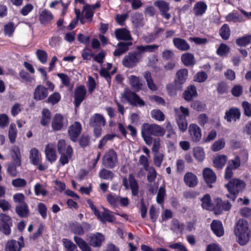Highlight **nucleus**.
<instances>
[{
    "mask_svg": "<svg viewBox=\"0 0 251 251\" xmlns=\"http://www.w3.org/2000/svg\"><path fill=\"white\" fill-rule=\"evenodd\" d=\"M52 19V14L47 10L45 9L40 13L39 20L42 24H47L50 22Z\"/></svg>",
    "mask_w": 251,
    "mask_h": 251,
    "instance_id": "obj_30",
    "label": "nucleus"
},
{
    "mask_svg": "<svg viewBox=\"0 0 251 251\" xmlns=\"http://www.w3.org/2000/svg\"><path fill=\"white\" fill-rule=\"evenodd\" d=\"M18 166L15 163H9L7 165V171L8 173L10 174V175L15 176L17 174V171L16 169V167Z\"/></svg>",
    "mask_w": 251,
    "mask_h": 251,
    "instance_id": "obj_63",
    "label": "nucleus"
},
{
    "mask_svg": "<svg viewBox=\"0 0 251 251\" xmlns=\"http://www.w3.org/2000/svg\"><path fill=\"white\" fill-rule=\"evenodd\" d=\"M66 120L62 115L56 114L54 116L52 121V127L53 130L58 131L61 130L65 124Z\"/></svg>",
    "mask_w": 251,
    "mask_h": 251,
    "instance_id": "obj_16",
    "label": "nucleus"
},
{
    "mask_svg": "<svg viewBox=\"0 0 251 251\" xmlns=\"http://www.w3.org/2000/svg\"><path fill=\"white\" fill-rule=\"evenodd\" d=\"M241 113L239 110L236 108H231L228 111H226L225 119L227 122H230L232 120L235 121L239 119Z\"/></svg>",
    "mask_w": 251,
    "mask_h": 251,
    "instance_id": "obj_22",
    "label": "nucleus"
},
{
    "mask_svg": "<svg viewBox=\"0 0 251 251\" xmlns=\"http://www.w3.org/2000/svg\"><path fill=\"white\" fill-rule=\"evenodd\" d=\"M118 162L116 152L113 149L109 150L102 159V164L108 168H114Z\"/></svg>",
    "mask_w": 251,
    "mask_h": 251,
    "instance_id": "obj_6",
    "label": "nucleus"
},
{
    "mask_svg": "<svg viewBox=\"0 0 251 251\" xmlns=\"http://www.w3.org/2000/svg\"><path fill=\"white\" fill-rule=\"evenodd\" d=\"M73 149L70 146L67 147L66 153H61V157L59 159L60 162L64 165L68 163L69 160L71 159L72 156Z\"/></svg>",
    "mask_w": 251,
    "mask_h": 251,
    "instance_id": "obj_35",
    "label": "nucleus"
},
{
    "mask_svg": "<svg viewBox=\"0 0 251 251\" xmlns=\"http://www.w3.org/2000/svg\"><path fill=\"white\" fill-rule=\"evenodd\" d=\"M99 176L103 179H112L114 176V174L112 171L103 168L99 172Z\"/></svg>",
    "mask_w": 251,
    "mask_h": 251,
    "instance_id": "obj_45",
    "label": "nucleus"
},
{
    "mask_svg": "<svg viewBox=\"0 0 251 251\" xmlns=\"http://www.w3.org/2000/svg\"><path fill=\"white\" fill-rule=\"evenodd\" d=\"M225 146V142L223 139H221L214 142L211 149L214 151H217L222 149Z\"/></svg>",
    "mask_w": 251,
    "mask_h": 251,
    "instance_id": "obj_56",
    "label": "nucleus"
},
{
    "mask_svg": "<svg viewBox=\"0 0 251 251\" xmlns=\"http://www.w3.org/2000/svg\"><path fill=\"white\" fill-rule=\"evenodd\" d=\"M141 59L139 53H137V51L130 52L124 57L122 63L126 67L133 68L136 66Z\"/></svg>",
    "mask_w": 251,
    "mask_h": 251,
    "instance_id": "obj_5",
    "label": "nucleus"
},
{
    "mask_svg": "<svg viewBox=\"0 0 251 251\" xmlns=\"http://www.w3.org/2000/svg\"><path fill=\"white\" fill-rule=\"evenodd\" d=\"M181 59L184 65L186 66H192L195 63L193 54L189 52L183 54Z\"/></svg>",
    "mask_w": 251,
    "mask_h": 251,
    "instance_id": "obj_34",
    "label": "nucleus"
},
{
    "mask_svg": "<svg viewBox=\"0 0 251 251\" xmlns=\"http://www.w3.org/2000/svg\"><path fill=\"white\" fill-rule=\"evenodd\" d=\"M106 200L108 203L113 207L117 206L119 202V196L115 197L111 194L107 195Z\"/></svg>",
    "mask_w": 251,
    "mask_h": 251,
    "instance_id": "obj_61",
    "label": "nucleus"
},
{
    "mask_svg": "<svg viewBox=\"0 0 251 251\" xmlns=\"http://www.w3.org/2000/svg\"><path fill=\"white\" fill-rule=\"evenodd\" d=\"M104 240L103 236L100 233L93 234L90 236L89 242L90 245L94 247H100L101 242Z\"/></svg>",
    "mask_w": 251,
    "mask_h": 251,
    "instance_id": "obj_25",
    "label": "nucleus"
},
{
    "mask_svg": "<svg viewBox=\"0 0 251 251\" xmlns=\"http://www.w3.org/2000/svg\"><path fill=\"white\" fill-rule=\"evenodd\" d=\"M29 158L33 164L35 165L38 164L40 160V156L39 151L36 148H32L30 151Z\"/></svg>",
    "mask_w": 251,
    "mask_h": 251,
    "instance_id": "obj_38",
    "label": "nucleus"
},
{
    "mask_svg": "<svg viewBox=\"0 0 251 251\" xmlns=\"http://www.w3.org/2000/svg\"><path fill=\"white\" fill-rule=\"evenodd\" d=\"M172 223L171 230L176 233H181L184 228V225L180 224L176 219H173Z\"/></svg>",
    "mask_w": 251,
    "mask_h": 251,
    "instance_id": "obj_49",
    "label": "nucleus"
},
{
    "mask_svg": "<svg viewBox=\"0 0 251 251\" xmlns=\"http://www.w3.org/2000/svg\"><path fill=\"white\" fill-rule=\"evenodd\" d=\"M210 226L211 229L217 236L221 237L224 235V230L221 221L213 220Z\"/></svg>",
    "mask_w": 251,
    "mask_h": 251,
    "instance_id": "obj_23",
    "label": "nucleus"
},
{
    "mask_svg": "<svg viewBox=\"0 0 251 251\" xmlns=\"http://www.w3.org/2000/svg\"><path fill=\"white\" fill-rule=\"evenodd\" d=\"M103 212L102 214V217L100 220L102 223H105L106 221L110 223L113 222L115 220V216L112 214V212L107 209L103 208Z\"/></svg>",
    "mask_w": 251,
    "mask_h": 251,
    "instance_id": "obj_37",
    "label": "nucleus"
},
{
    "mask_svg": "<svg viewBox=\"0 0 251 251\" xmlns=\"http://www.w3.org/2000/svg\"><path fill=\"white\" fill-rule=\"evenodd\" d=\"M176 121L179 130L182 132H185L188 126V122L186 117L189 116V111L187 108L181 106L180 108H175Z\"/></svg>",
    "mask_w": 251,
    "mask_h": 251,
    "instance_id": "obj_4",
    "label": "nucleus"
},
{
    "mask_svg": "<svg viewBox=\"0 0 251 251\" xmlns=\"http://www.w3.org/2000/svg\"><path fill=\"white\" fill-rule=\"evenodd\" d=\"M207 78V74L204 72L198 73L194 77L195 81L198 82H203Z\"/></svg>",
    "mask_w": 251,
    "mask_h": 251,
    "instance_id": "obj_62",
    "label": "nucleus"
},
{
    "mask_svg": "<svg viewBox=\"0 0 251 251\" xmlns=\"http://www.w3.org/2000/svg\"><path fill=\"white\" fill-rule=\"evenodd\" d=\"M124 97L133 106H143L145 104V102L134 92H126Z\"/></svg>",
    "mask_w": 251,
    "mask_h": 251,
    "instance_id": "obj_10",
    "label": "nucleus"
},
{
    "mask_svg": "<svg viewBox=\"0 0 251 251\" xmlns=\"http://www.w3.org/2000/svg\"><path fill=\"white\" fill-rule=\"evenodd\" d=\"M45 153L47 159L50 162H54L56 159V155L54 146L48 145L45 149Z\"/></svg>",
    "mask_w": 251,
    "mask_h": 251,
    "instance_id": "obj_29",
    "label": "nucleus"
},
{
    "mask_svg": "<svg viewBox=\"0 0 251 251\" xmlns=\"http://www.w3.org/2000/svg\"><path fill=\"white\" fill-rule=\"evenodd\" d=\"M48 95V90L44 86L39 85L35 89L34 92V99L37 100L45 99Z\"/></svg>",
    "mask_w": 251,
    "mask_h": 251,
    "instance_id": "obj_20",
    "label": "nucleus"
},
{
    "mask_svg": "<svg viewBox=\"0 0 251 251\" xmlns=\"http://www.w3.org/2000/svg\"><path fill=\"white\" fill-rule=\"evenodd\" d=\"M183 180L186 185L189 187H194L198 183L197 176L191 172L186 173L184 176Z\"/></svg>",
    "mask_w": 251,
    "mask_h": 251,
    "instance_id": "obj_21",
    "label": "nucleus"
},
{
    "mask_svg": "<svg viewBox=\"0 0 251 251\" xmlns=\"http://www.w3.org/2000/svg\"><path fill=\"white\" fill-rule=\"evenodd\" d=\"M159 46L157 45H150L146 46H136V50H137V53H139L141 55V58L142 57V53L149 52H152L157 50Z\"/></svg>",
    "mask_w": 251,
    "mask_h": 251,
    "instance_id": "obj_27",
    "label": "nucleus"
},
{
    "mask_svg": "<svg viewBox=\"0 0 251 251\" xmlns=\"http://www.w3.org/2000/svg\"><path fill=\"white\" fill-rule=\"evenodd\" d=\"M36 54L41 63L44 64L47 62L48 54L45 50H37L36 51Z\"/></svg>",
    "mask_w": 251,
    "mask_h": 251,
    "instance_id": "obj_53",
    "label": "nucleus"
},
{
    "mask_svg": "<svg viewBox=\"0 0 251 251\" xmlns=\"http://www.w3.org/2000/svg\"><path fill=\"white\" fill-rule=\"evenodd\" d=\"M226 160L227 157L225 155L218 156L213 160L214 167L218 169H222L225 164Z\"/></svg>",
    "mask_w": 251,
    "mask_h": 251,
    "instance_id": "obj_39",
    "label": "nucleus"
},
{
    "mask_svg": "<svg viewBox=\"0 0 251 251\" xmlns=\"http://www.w3.org/2000/svg\"><path fill=\"white\" fill-rule=\"evenodd\" d=\"M148 172L147 179L150 182H153L156 177V172L154 168L152 167H150L149 168L145 170Z\"/></svg>",
    "mask_w": 251,
    "mask_h": 251,
    "instance_id": "obj_51",
    "label": "nucleus"
},
{
    "mask_svg": "<svg viewBox=\"0 0 251 251\" xmlns=\"http://www.w3.org/2000/svg\"><path fill=\"white\" fill-rule=\"evenodd\" d=\"M197 96L196 88L193 85H191L187 88L183 94V97L187 101H191L194 97Z\"/></svg>",
    "mask_w": 251,
    "mask_h": 251,
    "instance_id": "obj_26",
    "label": "nucleus"
},
{
    "mask_svg": "<svg viewBox=\"0 0 251 251\" xmlns=\"http://www.w3.org/2000/svg\"><path fill=\"white\" fill-rule=\"evenodd\" d=\"M81 130V125L80 123L78 122H75L71 125L69 127L68 130L69 136L71 140L75 142L77 137L80 134Z\"/></svg>",
    "mask_w": 251,
    "mask_h": 251,
    "instance_id": "obj_13",
    "label": "nucleus"
},
{
    "mask_svg": "<svg viewBox=\"0 0 251 251\" xmlns=\"http://www.w3.org/2000/svg\"><path fill=\"white\" fill-rule=\"evenodd\" d=\"M201 206L203 209L210 210L212 209V204L210 195L206 194L201 200Z\"/></svg>",
    "mask_w": 251,
    "mask_h": 251,
    "instance_id": "obj_42",
    "label": "nucleus"
},
{
    "mask_svg": "<svg viewBox=\"0 0 251 251\" xmlns=\"http://www.w3.org/2000/svg\"><path fill=\"white\" fill-rule=\"evenodd\" d=\"M203 176L205 182L212 187L211 183L216 180V176L213 171L210 168H204L202 171Z\"/></svg>",
    "mask_w": 251,
    "mask_h": 251,
    "instance_id": "obj_17",
    "label": "nucleus"
},
{
    "mask_svg": "<svg viewBox=\"0 0 251 251\" xmlns=\"http://www.w3.org/2000/svg\"><path fill=\"white\" fill-rule=\"evenodd\" d=\"M166 195V191L165 189V186H161L159 189L157 195L156 200L158 203H162L164 201V198Z\"/></svg>",
    "mask_w": 251,
    "mask_h": 251,
    "instance_id": "obj_57",
    "label": "nucleus"
},
{
    "mask_svg": "<svg viewBox=\"0 0 251 251\" xmlns=\"http://www.w3.org/2000/svg\"><path fill=\"white\" fill-rule=\"evenodd\" d=\"M34 192L36 196L42 195L46 196L48 194V191L44 188V186L40 183H37L34 186Z\"/></svg>",
    "mask_w": 251,
    "mask_h": 251,
    "instance_id": "obj_50",
    "label": "nucleus"
},
{
    "mask_svg": "<svg viewBox=\"0 0 251 251\" xmlns=\"http://www.w3.org/2000/svg\"><path fill=\"white\" fill-rule=\"evenodd\" d=\"M163 159V155L160 152H154L153 156V162L154 165L160 167Z\"/></svg>",
    "mask_w": 251,
    "mask_h": 251,
    "instance_id": "obj_58",
    "label": "nucleus"
},
{
    "mask_svg": "<svg viewBox=\"0 0 251 251\" xmlns=\"http://www.w3.org/2000/svg\"><path fill=\"white\" fill-rule=\"evenodd\" d=\"M83 12L84 14L85 17L91 21L94 14L91 5L90 4H86L83 8Z\"/></svg>",
    "mask_w": 251,
    "mask_h": 251,
    "instance_id": "obj_54",
    "label": "nucleus"
},
{
    "mask_svg": "<svg viewBox=\"0 0 251 251\" xmlns=\"http://www.w3.org/2000/svg\"><path fill=\"white\" fill-rule=\"evenodd\" d=\"M128 180L132 195L134 196H138L139 193V186L137 180L132 174H129Z\"/></svg>",
    "mask_w": 251,
    "mask_h": 251,
    "instance_id": "obj_32",
    "label": "nucleus"
},
{
    "mask_svg": "<svg viewBox=\"0 0 251 251\" xmlns=\"http://www.w3.org/2000/svg\"><path fill=\"white\" fill-rule=\"evenodd\" d=\"M68 146L66 145L65 140H59L57 144V149L59 154L66 153Z\"/></svg>",
    "mask_w": 251,
    "mask_h": 251,
    "instance_id": "obj_59",
    "label": "nucleus"
},
{
    "mask_svg": "<svg viewBox=\"0 0 251 251\" xmlns=\"http://www.w3.org/2000/svg\"><path fill=\"white\" fill-rule=\"evenodd\" d=\"M24 247L23 237H21L18 241L15 240L8 241L5 245V251H21Z\"/></svg>",
    "mask_w": 251,
    "mask_h": 251,
    "instance_id": "obj_12",
    "label": "nucleus"
},
{
    "mask_svg": "<svg viewBox=\"0 0 251 251\" xmlns=\"http://www.w3.org/2000/svg\"><path fill=\"white\" fill-rule=\"evenodd\" d=\"M188 76V71L186 69H181L178 70L175 79V87L176 89L182 90V85L186 82Z\"/></svg>",
    "mask_w": 251,
    "mask_h": 251,
    "instance_id": "obj_8",
    "label": "nucleus"
},
{
    "mask_svg": "<svg viewBox=\"0 0 251 251\" xmlns=\"http://www.w3.org/2000/svg\"><path fill=\"white\" fill-rule=\"evenodd\" d=\"M172 249L177 250V251H188L186 247L181 243H175L169 245Z\"/></svg>",
    "mask_w": 251,
    "mask_h": 251,
    "instance_id": "obj_64",
    "label": "nucleus"
},
{
    "mask_svg": "<svg viewBox=\"0 0 251 251\" xmlns=\"http://www.w3.org/2000/svg\"><path fill=\"white\" fill-rule=\"evenodd\" d=\"M37 210L43 219L47 218V208L44 203H39L37 205Z\"/></svg>",
    "mask_w": 251,
    "mask_h": 251,
    "instance_id": "obj_60",
    "label": "nucleus"
},
{
    "mask_svg": "<svg viewBox=\"0 0 251 251\" xmlns=\"http://www.w3.org/2000/svg\"><path fill=\"white\" fill-rule=\"evenodd\" d=\"M216 206L221 210L228 211L230 209L231 204L228 201H223L221 199L216 200Z\"/></svg>",
    "mask_w": 251,
    "mask_h": 251,
    "instance_id": "obj_41",
    "label": "nucleus"
},
{
    "mask_svg": "<svg viewBox=\"0 0 251 251\" xmlns=\"http://www.w3.org/2000/svg\"><path fill=\"white\" fill-rule=\"evenodd\" d=\"M151 117L159 121H163L165 119L163 113L158 109H154L151 112Z\"/></svg>",
    "mask_w": 251,
    "mask_h": 251,
    "instance_id": "obj_55",
    "label": "nucleus"
},
{
    "mask_svg": "<svg viewBox=\"0 0 251 251\" xmlns=\"http://www.w3.org/2000/svg\"><path fill=\"white\" fill-rule=\"evenodd\" d=\"M87 94L86 89L84 86L80 85L76 87L74 92L75 104L78 107L85 99Z\"/></svg>",
    "mask_w": 251,
    "mask_h": 251,
    "instance_id": "obj_11",
    "label": "nucleus"
},
{
    "mask_svg": "<svg viewBox=\"0 0 251 251\" xmlns=\"http://www.w3.org/2000/svg\"><path fill=\"white\" fill-rule=\"evenodd\" d=\"M239 46H246L251 43V35H248L238 38L236 41Z\"/></svg>",
    "mask_w": 251,
    "mask_h": 251,
    "instance_id": "obj_48",
    "label": "nucleus"
},
{
    "mask_svg": "<svg viewBox=\"0 0 251 251\" xmlns=\"http://www.w3.org/2000/svg\"><path fill=\"white\" fill-rule=\"evenodd\" d=\"M189 133L191 139L194 142H199L201 137V129L195 124H191L189 126Z\"/></svg>",
    "mask_w": 251,
    "mask_h": 251,
    "instance_id": "obj_14",
    "label": "nucleus"
},
{
    "mask_svg": "<svg viewBox=\"0 0 251 251\" xmlns=\"http://www.w3.org/2000/svg\"><path fill=\"white\" fill-rule=\"evenodd\" d=\"M74 240L81 251H92L89 245L81 238L75 236Z\"/></svg>",
    "mask_w": 251,
    "mask_h": 251,
    "instance_id": "obj_33",
    "label": "nucleus"
},
{
    "mask_svg": "<svg viewBox=\"0 0 251 251\" xmlns=\"http://www.w3.org/2000/svg\"><path fill=\"white\" fill-rule=\"evenodd\" d=\"M234 232L238 238V243L242 246L246 245L250 239L248 222L243 219H239L235 224Z\"/></svg>",
    "mask_w": 251,
    "mask_h": 251,
    "instance_id": "obj_2",
    "label": "nucleus"
},
{
    "mask_svg": "<svg viewBox=\"0 0 251 251\" xmlns=\"http://www.w3.org/2000/svg\"><path fill=\"white\" fill-rule=\"evenodd\" d=\"M193 154L195 158L199 161L202 162L205 157L203 149L200 147H197L193 149Z\"/></svg>",
    "mask_w": 251,
    "mask_h": 251,
    "instance_id": "obj_43",
    "label": "nucleus"
},
{
    "mask_svg": "<svg viewBox=\"0 0 251 251\" xmlns=\"http://www.w3.org/2000/svg\"><path fill=\"white\" fill-rule=\"evenodd\" d=\"M131 42H120L117 45V49L113 53L115 56H120L123 53L126 52L129 46L132 45Z\"/></svg>",
    "mask_w": 251,
    "mask_h": 251,
    "instance_id": "obj_24",
    "label": "nucleus"
},
{
    "mask_svg": "<svg viewBox=\"0 0 251 251\" xmlns=\"http://www.w3.org/2000/svg\"><path fill=\"white\" fill-rule=\"evenodd\" d=\"M165 132L166 129L164 127L157 124L145 123L142 126V137L148 146L152 144L153 138L152 136H163Z\"/></svg>",
    "mask_w": 251,
    "mask_h": 251,
    "instance_id": "obj_1",
    "label": "nucleus"
},
{
    "mask_svg": "<svg viewBox=\"0 0 251 251\" xmlns=\"http://www.w3.org/2000/svg\"><path fill=\"white\" fill-rule=\"evenodd\" d=\"M12 226L11 218L5 214L0 213V231L6 235H9L11 233Z\"/></svg>",
    "mask_w": 251,
    "mask_h": 251,
    "instance_id": "obj_7",
    "label": "nucleus"
},
{
    "mask_svg": "<svg viewBox=\"0 0 251 251\" xmlns=\"http://www.w3.org/2000/svg\"><path fill=\"white\" fill-rule=\"evenodd\" d=\"M154 5L157 7L160 11L161 15L166 19L169 20L171 17L169 3L163 0H155L153 2Z\"/></svg>",
    "mask_w": 251,
    "mask_h": 251,
    "instance_id": "obj_9",
    "label": "nucleus"
},
{
    "mask_svg": "<svg viewBox=\"0 0 251 251\" xmlns=\"http://www.w3.org/2000/svg\"><path fill=\"white\" fill-rule=\"evenodd\" d=\"M245 185L244 181L238 178L230 180L228 183L225 185V187L230 194V195H227V197L233 201H235L238 193L244 189Z\"/></svg>",
    "mask_w": 251,
    "mask_h": 251,
    "instance_id": "obj_3",
    "label": "nucleus"
},
{
    "mask_svg": "<svg viewBox=\"0 0 251 251\" xmlns=\"http://www.w3.org/2000/svg\"><path fill=\"white\" fill-rule=\"evenodd\" d=\"M17 129L16 125L14 124H11L10 125L8 132V137L11 143L13 144L15 142L17 136Z\"/></svg>",
    "mask_w": 251,
    "mask_h": 251,
    "instance_id": "obj_46",
    "label": "nucleus"
},
{
    "mask_svg": "<svg viewBox=\"0 0 251 251\" xmlns=\"http://www.w3.org/2000/svg\"><path fill=\"white\" fill-rule=\"evenodd\" d=\"M207 8V5L204 2L202 1L198 2L194 6V13L195 16H202L205 13Z\"/></svg>",
    "mask_w": 251,
    "mask_h": 251,
    "instance_id": "obj_28",
    "label": "nucleus"
},
{
    "mask_svg": "<svg viewBox=\"0 0 251 251\" xmlns=\"http://www.w3.org/2000/svg\"><path fill=\"white\" fill-rule=\"evenodd\" d=\"M226 19L227 22L233 23L241 22L243 21V16L237 12H232L226 16Z\"/></svg>",
    "mask_w": 251,
    "mask_h": 251,
    "instance_id": "obj_36",
    "label": "nucleus"
},
{
    "mask_svg": "<svg viewBox=\"0 0 251 251\" xmlns=\"http://www.w3.org/2000/svg\"><path fill=\"white\" fill-rule=\"evenodd\" d=\"M50 118L51 114L50 111L47 109H44L42 112L41 125L45 126L48 124L50 121Z\"/></svg>",
    "mask_w": 251,
    "mask_h": 251,
    "instance_id": "obj_44",
    "label": "nucleus"
},
{
    "mask_svg": "<svg viewBox=\"0 0 251 251\" xmlns=\"http://www.w3.org/2000/svg\"><path fill=\"white\" fill-rule=\"evenodd\" d=\"M173 42L175 47L181 51H187L190 49V46L187 41L180 38H174Z\"/></svg>",
    "mask_w": 251,
    "mask_h": 251,
    "instance_id": "obj_19",
    "label": "nucleus"
},
{
    "mask_svg": "<svg viewBox=\"0 0 251 251\" xmlns=\"http://www.w3.org/2000/svg\"><path fill=\"white\" fill-rule=\"evenodd\" d=\"M129 80L130 84L135 90L138 91L140 90L143 85L142 83L139 79V78L136 76L130 75L129 77Z\"/></svg>",
    "mask_w": 251,
    "mask_h": 251,
    "instance_id": "obj_40",
    "label": "nucleus"
},
{
    "mask_svg": "<svg viewBox=\"0 0 251 251\" xmlns=\"http://www.w3.org/2000/svg\"><path fill=\"white\" fill-rule=\"evenodd\" d=\"M106 121L104 117L100 114H95L90 119L89 125L91 126H104Z\"/></svg>",
    "mask_w": 251,
    "mask_h": 251,
    "instance_id": "obj_18",
    "label": "nucleus"
},
{
    "mask_svg": "<svg viewBox=\"0 0 251 251\" xmlns=\"http://www.w3.org/2000/svg\"><path fill=\"white\" fill-rule=\"evenodd\" d=\"M71 228L75 234L78 235H83L84 234L83 229L81 225L78 223L72 224L71 226Z\"/></svg>",
    "mask_w": 251,
    "mask_h": 251,
    "instance_id": "obj_52",
    "label": "nucleus"
},
{
    "mask_svg": "<svg viewBox=\"0 0 251 251\" xmlns=\"http://www.w3.org/2000/svg\"><path fill=\"white\" fill-rule=\"evenodd\" d=\"M230 33V29L227 24H224L220 30V34L221 37L224 40H227L228 39Z\"/></svg>",
    "mask_w": 251,
    "mask_h": 251,
    "instance_id": "obj_47",
    "label": "nucleus"
},
{
    "mask_svg": "<svg viewBox=\"0 0 251 251\" xmlns=\"http://www.w3.org/2000/svg\"><path fill=\"white\" fill-rule=\"evenodd\" d=\"M16 212L21 217H26L29 215V210L25 203L19 204L16 207Z\"/></svg>",
    "mask_w": 251,
    "mask_h": 251,
    "instance_id": "obj_31",
    "label": "nucleus"
},
{
    "mask_svg": "<svg viewBox=\"0 0 251 251\" xmlns=\"http://www.w3.org/2000/svg\"><path fill=\"white\" fill-rule=\"evenodd\" d=\"M116 38L119 40L131 41L132 38L130 32L126 28H118L115 30Z\"/></svg>",
    "mask_w": 251,
    "mask_h": 251,
    "instance_id": "obj_15",
    "label": "nucleus"
}]
</instances>
